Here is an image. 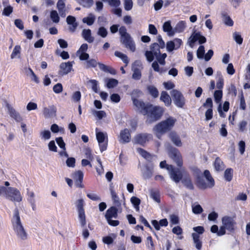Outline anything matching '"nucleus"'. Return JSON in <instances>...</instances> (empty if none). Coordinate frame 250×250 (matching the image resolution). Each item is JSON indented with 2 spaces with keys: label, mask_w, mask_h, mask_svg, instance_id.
<instances>
[{
  "label": "nucleus",
  "mask_w": 250,
  "mask_h": 250,
  "mask_svg": "<svg viewBox=\"0 0 250 250\" xmlns=\"http://www.w3.org/2000/svg\"><path fill=\"white\" fill-rule=\"evenodd\" d=\"M11 223L14 233L17 238L20 240H26L28 234L21 221L19 211L17 208L14 210Z\"/></svg>",
  "instance_id": "obj_1"
},
{
  "label": "nucleus",
  "mask_w": 250,
  "mask_h": 250,
  "mask_svg": "<svg viewBox=\"0 0 250 250\" xmlns=\"http://www.w3.org/2000/svg\"><path fill=\"white\" fill-rule=\"evenodd\" d=\"M176 122V119L172 117H169L161 122L154 127L153 130L154 134L157 138L160 139L163 134L173 128Z\"/></svg>",
  "instance_id": "obj_2"
},
{
  "label": "nucleus",
  "mask_w": 250,
  "mask_h": 250,
  "mask_svg": "<svg viewBox=\"0 0 250 250\" xmlns=\"http://www.w3.org/2000/svg\"><path fill=\"white\" fill-rule=\"evenodd\" d=\"M163 113V109L162 107L148 104L147 107L146 108L144 114L147 115V121L149 123H151L158 120L162 115Z\"/></svg>",
  "instance_id": "obj_3"
},
{
  "label": "nucleus",
  "mask_w": 250,
  "mask_h": 250,
  "mask_svg": "<svg viewBox=\"0 0 250 250\" xmlns=\"http://www.w3.org/2000/svg\"><path fill=\"white\" fill-rule=\"evenodd\" d=\"M167 169L171 179L176 183H178L187 172L184 168H176L173 166H168Z\"/></svg>",
  "instance_id": "obj_4"
},
{
  "label": "nucleus",
  "mask_w": 250,
  "mask_h": 250,
  "mask_svg": "<svg viewBox=\"0 0 250 250\" xmlns=\"http://www.w3.org/2000/svg\"><path fill=\"white\" fill-rule=\"evenodd\" d=\"M75 204L78 211V218L81 225L82 227H84L86 223V217L83 208L84 201L83 199H79L75 202Z\"/></svg>",
  "instance_id": "obj_5"
},
{
  "label": "nucleus",
  "mask_w": 250,
  "mask_h": 250,
  "mask_svg": "<svg viewBox=\"0 0 250 250\" xmlns=\"http://www.w3.org/2000/svg\"><path fill=\"white\" fill-rule=\"evenodd\" d=\"M117 212L118 209L115 207H111L106 210L105 217L109 225L115 227L119 224V221L112 220V218L116 219L117 218Z\"/></svg>",
  "instance_id": "obj_6"
},
{
  "label": "nucleus",
  "mask_w": 250,
  "mask_h": 250,
  "mask_svg": "<svg viewBox=\"0 0 250 250\" xmlns=\"http://www.w3.org/2000/svg\"><path fill=\"white\" fill-rule=\"evenodd\" d=\"M96 137L98 142L101 151L102 152L106 150L108 138L106 132L99 131L98 128L96 129Z\"/></svg>",
  "instance_id": "obj_7"
},
{
  "label": "nucleus",
  "mask_w": 250,
  "mask_h": 250,
  "mask_svg": "<svg viewBox=\"0 0 250 250\" xmlns=\"http://www.w3.org/2000/svg\"><path fill=\"white\" fill-rule=\"evenodd\" d=\"M5 198L11 201L17 202H20L22 199L20 191L17 188L12 187H8Z\"/></svg>",
  "instance_id": "obj_8"
},
{
  "label": "nucleus",
  "mask_w": 250,
  "mask_h": 250,
  "mask_svg": "<svg viewBox=\"0 0 250 250\" xmlns=\"http://www.w3.org/2000/svg\"><path fill=\"white\" fill-rule=\"evenodd\" d=\"M152 135L150 134L140 133L134 137L133 142L135 144L144 146L149 141L152 140Z\"/></svg>",
  "instance_id": "obj_9"
},
{
  "label": "nucleus",
  "mask_w": 250,
  "mask_h": 250,
  "mask_svg": "<svg viewBox=\"0 0 250 250\" xmlns=\"http://www.w3.org/2000/svg\"><path fill=\"white\" fill-rule=\"evenodd\" d=\"M170 94L173 98L175 105L178 107H183L185 104V98L182 94L176 89L172 90L170 92Z\"/></svg>",
  "instance_id": "obj_10"
},
{
  "label": "nucleus",
  "mask_w": 250,
  "mask_h": 250,
  "mask_svg": "<svg viewBox=\"0 0 250 250\" xmlns=\"http://www.w3.org/2000/svg\"><path fill=\"white\" fill-rule=\"evenodd\" d=\"M141 93V92L140 90H135L132 92V99L133 100V104L134 106H136V107L137 108V110L141 112V113L143 114L145 113L146 110V108L147 107V105L149 104H147L146 105L145 103L139 100H137L136 99L134 98V95L136 94H140Z\"/></svg>",
  "instance_id": "obj_11"
},
{
  "label": "nucleus",
  "mask_w": 250,
  "mask_h": 250,
  "mask_svg": "<svg viewBox=\"0 0 250 250\" xmlns=\"http://www.w3.org/2000/svg\"><path fill=\"white\" fill-rule=\"evenodd\" d=\"M168 155L178 167H182L183 165L182 156L177 149L173 147L171 148L169 150Z\"/></svg>",
  "instance_id": "obj_12"
},
{
  "label": "nucleus",
  "mask_w": 250,
  "mask_h": 250,
  "mask_svg": "<svg viewBox=\"0 0 250 250\" xmlns=\"http://www.w3.org/2000/svg\"><path fill=\"white\" fill-rule=\"evenodd\" d=\"M142 64L140 61H136L132 64V70L133 73L132 78L135 80H139L142 76L141 70L142 69Z\"/></svg>",
  "instance_id": "obj_13"
},
{
  "label": "nucleus",
  "mask_w": 250,
  "mask_h": 250,
  "mask_svg": "<svg viewBox=\"0 0 250 250\" xmlns=\"http://www.w3.org/2000/svg\"><path fill=\"white\" fill-rule=\"evenodd\" d=\"M121 42L131 52H133L135 51V43L130 35H127L126 37L124 38H121Z\"/></svg>",
  "instance_id": "obj_14"
},
{
  "label": "nucleus",
  "mask_w": 250,
  "mask_h": 250,
  "mask_svg": "<svg viewBox=\"0 0 250 250\" xmlns=\"http://www.w3.org/2000/svg\"><path fill=\"white\" fill-rule=\"evenodd\" d=\"M182 43V41L178 38H175L173 41L167 42L166 44L167 50L172 52L174 50L178 49Z\"/></svg>",
  "instance_id": "obj_15"
},
{
  "label": "nucleus",
  "mask_w": 250,
  "mask_h": 250,
  "mask_svg": "<svg viewBox=\"0 0 250 250\" xmlns=\"http://www.w3.org/2000/svg\"><path fill=\"white\" fill-rule=\"evenodd\" d=\"M72 177L74 180L75 185L77 187L83 188L84 187L83 184V173L81 170H78L72 173Z\"/></svg>",
  "instance_id": "obj_16"
},
{
  "label": "nucleus",
  "mask_w": 250,
  "mask_h": 250,
  "mask_svg": "<svg viewBox=\"0 0 250 250\" xmlns=\"http://www.w3.org/2000/svg\"><path fill=\"white\" fill-rule=\"evenodd\" d=\"M222 223L224 227L229 231L233 230L236 225L234 219L229 216H225L222 218Z\"/></svg>",
  "instance_id": "obj_17"
},
{
  "label": "nucleus",
  "mask_w": 250,
  "mask_h": 250,
  "mask_svg": "<svg viewBox=\"0 0 250 250\" xmlns=\"http://www.w3.org/2000/svg\"><path fill=\"white\" fill-rule=\"evenodd\" d=\"M56 108L53 105L44 107L43 109V114L45 118H50L56 116Z\"/></svg>",
  "instance_id": "obj_18"
},
{
  "label": "nucleus",
  "mask_w": 250,
  "mask_h": 250,
  "mask_svg": "<svg viewBox=\"0 0 250 250\" xmlns=\"http://www.w3.org/2000/svg\"><path fill=\"white\" fill-rule=\"evenodd\" d=\"M73 62H62L60 65V74L63 75H66L71 72L72 69Z\"/></svg>",
  "instance_id": "obj_19"
},
{
  "label": "nucleus",
  "mask_w": 250,
  "mask_h": 250,
  "mask_svg": "<svg viewBox=\"0 0 250 250\" xmlns=\"http://www.w3.org/2000/svg\"><path fill=\"white\" fill-rule=\"evenodd\" d=\"M131 135L129 130L128 129H125L122 130L120 133L119 142L121 143H127L130 142Z\"/></svg>",
  "instance_id": "obj_20"
},
{
  "label": "nucleus",
  "mask_w": 250,
  "mask_h": 250,
  "mask_svg": "<svg viewBox=\"0 0 250 250\" xmlns=\"http://www.w3.org/2000/svg\"><path fill=\"white\" fill-rule=\"evenodd\" d=\"M142 175L144 179H148L151 178L153 173V167H149L148 165H145L141 168Z\"/></svg>",
  "instance_id": "obj_21"
},
{
  "label": "nucleus",
  "mask_w": 250,
  "mask_h": 250,
  "mask_svg": "<svg viewBox=\"0 0 250 250\" xmlns=\"http://www.w3.org/2000/svg\"><path fill=\"white\" fill-rule=\"evenodd\" d=\"M168 137L173 143V144L177 146L180 147L182 146V142L179 135L175 131H171L168 134Z\"/></svg>",
  "instance_id": "obj_22"
},
{
  "label": "nucleus",
  "mask_w": 250,
  "mask_h": 250,
  "mask_svg": "<svg viewBox=\"0 0 250 250\" xmlns=\"http://www.w3.org/2000/svg\"><path fill=\"white\" fill-rule=\"evenodd\" d=\"M66 21L67 23L70 25L69 30L71 32H74L78 26V23L76 21V18L72 16H68L66 18Z\"/></svg>",
  "instance_id": "obj_23"
},
{
  "label": "nucleus",
  "mask_w": 250,
  "mask_h": 250,
  "mask_svg": "<svg viewBox=\"0 0 250 250\" xmlns=\"http://www.w3.org/2000/svg\"><path fill=\"white\" fill-rule=\"evenodd\" d=\"M7 107L8 112L11 117L14 118L17 122H21L22 121V118L19 113H18L12 106L7 104Z\"/></svg>",
  "instance_id": "obj_24"
},
{
  "label": "nucleus",
  "mask_w": 250,
  "mask_h": 250,
  "mask_svg": "<svg viewBox=\"0 0 250 250\" xmlns=\"http://www.w3.org/2000/svg\"><path fill=\"white\" fill-rule=\"evenodd\" d=\"M163 29L169 36H173L174 35V28L172 29L170 21H167L164 23Z\"/></svg>",
  "instance_id": "obj_25"
},
{
  "label": "nucleus",
  "mask_w": 250,
  "mask_h": 250,
  "mask_svg": "<svg viewBox=\"0 0 250 250\" xmlns=\"http://www.w3.org/2000/svg\"><path fill=\"white\" fill-rule=\"evenodd\" d=\"M51 137V132L49 130L43 129L40 131L39 137L41 140L46 141L49 140Z\"/></svg>",
  "instance_id": "obj_26"
},
{
  "label": "nucleus",
  "mask_w": 250,
  "mask_h": 250,
  "mask_svg": "<svg viewBox=\"0 0 250 250\" xmlns=\"http://www.w3.org/2000/svg\"><path fill=\"white\" fill-rule=\"evenodd\" d=\"M181 180L183 185L187 188L190 189L193 188V186L192 184L191 179L187 172L186 173V175H184Z\"/></svg>",
  "instance_id": "obj_27"
},
{
  "label": "nucleus",
  "mask_w": 250,
  "mask_h": 250,
  "mask_svg": "<svg viewBox=\"0 0 250 250\" xmlns=\"http://www.w3.org/2000/svg\"><path fill=\"white\" fill-rule=\"evenodd\" d=\"M110 192L114 205L117 207H120L123 202V200L122 199H120L118 196L113 189H111Z\"/></svg>",
  "instance_id": "obj_28"
},
{
  "label": "nucleus",
  "mask_w": 250,
  "mask_h": 250,
  "mask_svg": "<svg viewBox=\"0 0 250 250\" xmlns=\"http://www.w3.org/2000/svg\"><path fill=\"white\" fill-rule=\"evenodd\" d=\"M160 100L163 101L165 103V105L167 106H169L171 104V98L168 93L166 91L162 92Z\"/></svg>",
  "instance_id": "obj_29"
},
{
  "label": "nucleus",
  "mask_w": 250,
  "mask_h": 250,
  "mask_svg": "<svg viewBox=\"0 0 250 250\" xmlns=\"http://www.w3.org/2000/svg\"><path fill=\"white\" fill-rule=\"evenodd\" d=\"M83 37L89 43L94 41V38L91 36V31L90 29H83L82 31Z\"/></svg>",
  "instance_id": "obj_30"
},
{
  "label": "nucleus",
  "mask_w": 250,
  "mask_h": 250,
  "mask_svg": "<svg viewBox=\"0 0 250 250\" xmlns=\"http://www.w3.org/2000/svg\"><path fill=\"white\" fill-rule=\"evenodd\" d=\"M11 59L15 58L20 59L21 57V47L19 45H17L14 48V49L10 56Z\"/></svg>",
  "instance_id": "obj_31"
},
{
  "label": "nucleus",
  "mask_w": 250,
  "mask_h": 250,
  "mask_svg": "<svg viewBox=\"0 0 250 250\" xmlns=\"http://www.w3.org/2000/svg\"><path fill=\"white\" fill-rule=\"evenodd\" d=\"M186 27V22L181 21H179L174 28V34L176 33H181L184 31Z\"/></svg>",
  "instance_id": "obj_32"
},
{
  "label": "nucleus",
  "mask_w": 250,
  "mask_h": 250,
  "mask_svg": "<svg viewBox=\"0 0 250 250\" xmlns=\"http://www.w3.org/2000/svg\"><path fill=\"white\" fill-rule=\"evenodd\" d=\"M193 240L196 248L200 250L202 246V241L200 240V236L198 234L193 233L192 234Z\"/></svg>",
  "instance_id": "obj_33"
},
{
  "label": "nucleus",
  "mask_w": 250,
  "mask_h": 250,
  "mask_svg": "<svg viewBox=\"0 0 250 250\" xmlns=\"http://www.w3.org/2000/svg\"><path fill=\"white\" fill-rule=\"evenodd\" d=\"M95 19V16L93 14L90 13L87 17L83 18L82 21L83 23L90 26L94 23Z\"/></svg>",
  "instance_id": "obj_34"
},
{
  "label": "nucleus",
  "mask_w": 250,
  "mask_h": 250,
  "mask_svg": "<svg viewBox=\"0 0 250 250\" xmlns=\"http://www.w3.org/2000/svg\"><path fill=\"white\" fill-rule=\"evenodd\" d=\"M200 32H194L189 38V45L191 48L193 47L194 43L196 41H198L199 37H200Z\"/></svg>",
  "instance_id": "obj_35"
},
{
  "label": "nucleus",
  "mask_w": 250,
  "mask_h": 250,
  "mask_svg": "<svg viewBox=\"0 0 250 250\" xmlns=\"http://www.w3.org/2000/svg\"><path fill=\"white\" fill-rule=\"evenodd\" d=\"M105 82L106 83V86L108 88H113L118 84V81L113 78L106 79Z\"/></svg>",
  "instance_id": "obj_36"
},
{
  "label": "nucleus",
  "mask_w": 250,
  "mask_h": 250,
  "mask_svg": "<svg viewBox=\"0 0 250 250\" xmlns=\"http://www.w3.org/2000/svg\"><path fill=\"white\" fill-rule=\"evenodd\" d=\"M91 112L94 116L99 120H101L103 118L106 116V113L103 110L98 111L94 109H92Z\"/></svg>",
  "instance_id": "obj_37"
},
{
  "label": "nucleus",
  "mask_w": 250,
  "mask_h": 250,
  "mask_svg": "<svg viewBox=\"0 0 250 250\" xmlns=\"http://www.w3.org/2000/svg\"><path fill=\"white\" fill-rule=\"evenodd\" d=\"M204 174L208 182V186L209 188L212 187L214 185V181L211 177L209 171L208 170H206L204 171Z\"/></svg>",
  "instance_id": "obj_38"
},
{
  "label": "nucleus",
  "mask_w": 250,
  "mask_h": 250,
  "mask_svg": "<svg viewBox=\"0 0 250 250\" xmlns=\"http://www.w3.org/2000/svg\"><path fill=\"white\" fill-rule=\"evenodd\" d=\"M214 166L216 171H222L225 168L223 162L219 158H217L214 162Z\"/></svg>",
  "instance_id": "obj_39"
},
{
  "label": "nucleus",
  "mask_w": 250,
  "mask_h": 250,
  "mask_svg": "<svg viewBox=\"0 0 250 250\" xmlns=\"http://www.w3.org/2000/svg\"><path fill=\"white\" fill-rule=\"evenodd\" d=\"M115 56L120 58L122 61L126 64V65H127L128 63L129 60L127 56L125 54L117 51L115 52Z\"/></svg>",
  "instance_id": "obj_40"
},
{
  "label": "nucleus",
  "mask_w": 250,
  "mask_h": 250,
  "mask_svg": "<svg viewBox=\"0 0 250 250\" xmlns=\"http://www.w3.org/2000/svg\"><path fill=\"white\" fill-rule=\"evenodd\" d=\"M50 17L52 21L54 23H58L60 21V17L56 10H53L51 11Z\"/></svg>",
  "instance_id": "obj_41"
},
{
  "label": "nucleus",
  "mask_w": 250,
  "mask_h": 250,
  "mask_svg": "<svg viewBox=\"0 0 250 250\" xmlns=\"http://www.w3.org/2000/svg\"><path fill=\"white\" fill-rule=\"evenodd\" d=\"M147 89L149 94L154 98H157L159 95V92L154 86L148 85L147 87Z\"/></svg>",
  "instance_id": "obj_42"
},
{
  "label": "nucleus",
  "mask_w": 250,
  "mask_h": 250,
  "mask_svg": "<svg viewBox=\"0 0 250 250\" xmlns=\"http://www.w3.org/2000/svg\"><path fill=\"white\" fill-rule=\"evenodd\" d=\"M137 151L143 157L148 161H150L152 159V156L143 149L139 148L137 149Z\"/></svg>",
  "instance_id": "obj_43"
},
{
  "label": "nucleus",
  "mask_w": 250,
  "mask_h": 250,
  "mask_svg": "<svg viewBox=\"0 0 250 250\" xmlns=\"http://www.w3.org/2000/svg\"><path fill=\"white\" fill-rule=\"evenodd\" d=\"M150 51L154 54L155 57H156L160 54V47L157 43H154L150 46Z\"/></svg>",
  "instance_id": "obj_44"
},
{
  "label": "nucleus",
  "mask_w": 250,
  "mask_h": 250,
  "mask_svg": "<svg viewBox=\"0 0 250 250\" xmlns=\"http://www.w3.org/2000/svg\"><path fill=\"white\" fill-rule=\"evenodd\" d=\"M80 4L85 7H90L93 3V0H76Z\"/></svg>",
  "instance_id": "obj_45"
},
{
  "label": "nucleus",
  "mask_w": 250,
  "mask_h": 250,
  "mask_svg": "<svg viewBox=\"0 0 250 250\" xmlns=\"http://www.w3.org/2000/svg\"><path fill=\"white\" fill-rule=\"evenodd\" d=\"M223 21L225 24L228 26H231L233 24V22L230 18L226 14H223Z\"/></svg>",
  "instance_id": "obj_46"
},
{
  "label": "nucleus",
  "mask_w": 250,
  "mask_h": 250,
  "mask_svg": "<svg viewBox=\"0 0 250 250\" xmlns=\"http://www.w3.org/2000/svg\"><path fill=\"white\" fill-rule=\"evenodd\" d=\"M233 170L231 168L227 169L224 173V177L227 181H230L232 178Z\"/></svg>",
  "instance_id": "obj_47"
},
{
  "label": "nucleus",
  "mask_w": 250,
  "mask_h": 250,
  "mask_svg": "<svg viewBox=\"0 0 250 250\" xmlns=\"http://www.w3.org/2000/svg\"><path fill=\"white\" fill-rule=\"evenodd\" d=\"M104 2H107L108 4L114 7H118L121 4V1L120 0H102Z\"/></svg>",
  "instance_id": "obj_48"
},
{
  "label": "nucleus",
  "mask_w": 250,
  "mask_h": 250,
  "mask_svg": "<svg viewBox=\"0 0 250 250\" xmlns=\"http://www.w3.org/2000/svg\"><path fill=\"white\" fill-rule=\"evenodd\" d=\"M223 93L221 90H216L214 93V97L216 103H219L222 98Z\"/></svg>",
  "instance_id": "obj_49"
},
{
  "label": "nucleus",
  "mask_w": 250,
  "mask_h": 250,
  "mask_svg": "<svg viewBox=\"0 0 250 250\" xmlns=\"http://www.w3.org/2000/svg\"><path fill=\"white\" fill-rule=\"evenodd\" d=\"M192 210L194 214H200L203 211V208L202 207L198 204L193 205L192 206Z\"/></svg>",
  "instance_id": "obj_50"
},
{
  "label": "nucleus",
  "mask_w": 250,
  "mask_h": 250,
  "mask_svg": "<svg viewBox=\"0 0 250 250\" xmlns=\"http://www.w3.org/2000/svg\"><path fill=\"white\" fill-rule=\"evenodd\" d=\"M27 194L28 196L27 200L29 203L36 202L35 194L33 191H30L28 189H27Z\"/></svg>",
  "instance_id": "obj_51"
},
{
  "label": "nucleus",
  "mask_w": 250,
  "mask_h": 250,
  "mask_svg": "<svg viewBox=\"0 0 250 250\" xmlns=\"http://www.w3.org/2000/svg\"><path fill=\"white\" fill-rule=\"evenodd\" d=\"M98 63L95 59H90L86 62V68L95 67Z\"/></svg>",
  "instance_id": "obj_52"
},
{
  "label": "nucleus",
  "mask_w": 250,
  "mask_h": 250,
  "mask_svg": "<svg viewBox=\"0 0 250 250\" xmlns=\"http://www.w3.org/2000/svg\"><path fill=\"white\" fill-rule=\"evenodd\" d=\"M13 12V7L10 5H8L4 7L2 12V15L9 16Z\"/></svg>",
  "instance_id": "obj_53"
},
{
  "label": "nucleus",
  "mask_w": 250,
  "mask_h": 250,
  "mask_svg": "<svg viewBox=\"0 0 250 250\" xmlns=\"http://www.w3.org/2000/svg\"><path fill=\"white\" fill-rule=\"evenodd\" d=\"M205 54V48L204 46L200 45L197 51V57L199 59H202Z\"/></svg>",
  "instance_id": "obj_54"
},
{
  "label": "nucleus",
  "mask_w": 250,
  "mask_h": 250,
  "mask_svg": "<svg viewBox=\"0 0 250 250\" xmlns=\"http://www.w3.org/2000/svg\"><path fill=\"white\" fill-rule=\"evenodd\" d=\"M133 7V1L132 0H125L124 7L125 10L129 11Z\"/></svg>",
  "instance_id": "obj_55"
},
{
  "label": "nucleus",
  "mask_w": 250,
  "mask_h": 250,
  "mask_svg": "<svg viewBox=\"0 0 250 250\" xmlns=\"http://www.w3.org/2000/svg\"><path fill=\"white\" fill-rule=\"evenodd\" d=\"M233 37L235 42L239 44H241L243 42V38L238 32H234L233 34Z\"/></svg>",
  "instance_id": "obj_56"
},
{
  "label": "nucleus",
  "mask_w": 250,
  "mask_h": 250,
  "mask_svg": "<svg viewBox=\"0 0 250 250\" xmlns=\"http://www.w3.org/2000/svg\"><path fill=\"white\" fill-rule=\"evenodd\" d=\"M150 196L151 198L156 202H160L159 193L156 190H152L151 191Z\"/></svg>",
  "instance_id": "obj_57"
},
{
  "label": "nucleus",
  "mask_w": 250,
  "mask_h": 250,
  "mask_svg": "<svg viewBox=\"0 0 250 250\" xmlns=\"http://www.w3.org/2000/svg\"><path fill=\"white\" fill-rule=\"evenodd\" d=\"M146 245L147 248L150 250H154V243L153 242L151 236H149L147 237Z\"/></svg>",
  "instance_id": "obj_58"
},
{
  "label": "nucleus",
  "mask_w": 250,
  "mask_h": 250,
  "mask_svg": "<svg viewBox=\"0 0 250 250\" xmlns=\"http://www.w3.org/2000/svg\"><path fill=\"white\" fill-rule=\"evenodd\" d=\"M56 142L59 147L62 149H65V144L62 138V137H58L56 138Z\"/></svg>",
  "instance_id": "obj_59"
},
{
  "label": "nucleus",
  "mask_w": 250,
  "mask_h": 250,
  "mask_svg": "<svg viewBox=\"0 0 250 250\" xmlns=\"http://www.w3.org/2000/svg\"><path fill=\"white\" fill-rule=\"evenodd\" d=\"M53 91L57 94L60 93L62 91V86L61 83H58L53 88Z\"/></svg>",
  "instance_id": "obj_60"
},
{
  "label": "nucleus",
  "mask_w": 250,
  "mask_h": 250,
  "mask_svg": "<svg viewBox=\"0 0 250 250\" xmlns=\"http://www.w3.org/2000/svg\"><path fill=\"white\" fill-rule=\"evenodd\" d=\"M57 8L59 11L65 10V4L63 0H59L57 3Z\"/></svg>",
  "instance_id": "obj_61"
},
{
  "label": "nucleus",
  "mask_w": 250,
  "mask_h": 250,
  "mask_svg": "<svg viewBox=\"0 0 250 250\" xmlns=\"http://www.w3.org/2000/svg\"><path fill=\"white\" fill-rule=\"evenodd\" d=\"M98 34L103 38H105L107 36V31L104 27H101L99 28Z\"/></svg>",
  "instance_id": "obj_62"
},
{
  "label": "nucleus",
  "mask_w": 250,
  "mask_h": 250,
  "mask_svg": "<svg viewBox=\"0 0 250 250\" xmlns=\"http://www.w3.org/2000/svg\"><path fill=\"white\" fill-rule=\"evenodd\" d=\"M84 155L86 158L90 161H92L93 157L92 155L91 150L89 148H86L84 149Z\"/></svg>",
  "instance_id": "obj_63"
},
{
  "label": "nucleus",
  "mask_w": 250,
  "mask_h": 250,
  "mask_svg": "<svg viewBox=\"0 0 250 250\" xmlns=\"http://www.w3.org/2000/svg\"><path fill=\"white\" fill-rule=\"evenodd\" d=\"M145 56L147 60L149 62H152L154 59V57H155L154 54L150 50L146 51L145 53Z\"/></svg>",
  "instance_id": "obj_64"
}]
</instances>
